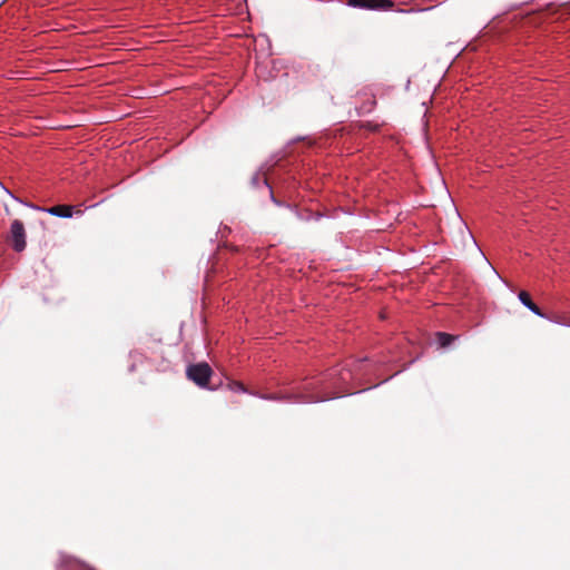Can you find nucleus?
Returning <instances> with one entry per match:
<instances>
[{"instance_id":"obj_5","label":"nucleus","mask_w":570,"mask_h":570,"mask_svg":"<svg viewBox=\"0 0 570 570\" xmlns=\"http://www.w3.org/2000/svg\"><path fill=\"white\" fill-rule=\"evenodd\" d=\"M519 299L521 301V303L527 306L531 312H533L535 315L538 316H541V317H546V315L542 313V311L540 309V307L534 304L531 299V296L528 292L525 291H521L519 293Z\"/></svg>"},{"instance_id":"obj_2","label":"nucleus","mask_w":570,"mask_h":570,"mask_svg":"<svg viewBox=\"0 0 570 570\" xmlns=\"http://www.w3.org/2000/svg\"><path fill=\"white\" fill-rule=\"evenodd\" d=\"M26 236L27 235L23 223L19 219H14L10 226L8 242L11 244L16 252L20 253L24 250L27 245Z\"/></svg>"},{"instance_id":"obj_7","label":"nucleus","mask_w":570,"mask_h":570,"mask_svg":"<svg viewBox=\"0 0 570 570\" xmlns=\"http://www.w3.org/2000/svg\"><path fill=\"white\" fill-rule=\"evenodd\" d=\"M551 321L558 323V324H561V325H566V326H570V318L564 316V315H560V314H554L553 316L549 317Z\"/></svg>"},{"instance_id":"obj_8","label":"nucleus","mask_w":570,"mask_h":570,"mask_svg":"<svg viewBox=\"0 0 570 570\" xmlns=\"http://www.w3.org/2000/svg\"><path fill=\"white\" fill-rule=\"evenodd\" d=\"M229 387L235 392H246L245 386L240 382H232L229 383Z\"/></svg>"},{"instance_id":"obj_3","label":"nucleus","mask_w":570,"mask_h":570,"mask_svg":"<svg viewBox=\"0 0 570 570\" xmlns=\"http://www.w3.org/2000/svg\"><path fill=\"white\" fill-rule=\"evenodd\" d=\"M346 4L365 10L386 11L394 7L391 0H347Z\"/></svg>"},{"instance_id":"obj_4","label":"nucleus","mask_w":570,"mask_h":570,"mask_svg":"<svg viewBox=\"0 0 570 570\" xmlns=\"http://www.w3.org/2000/svg\"><path fill=\"white\" fill-rule=\"evenodd\" d=\"M52 216H58L62 218H70L73 215L75 207L71 205H56L45 209Z\"/></svg>"},{"instance_id":"obj_1","label":"nucleus","mask_w":570,"mask_h":570,"mask_svg":"<svg viewBox=\"0 0 570 570\" xmlns=\"http://www.w3.org/2000/svg\"><path fill=\"white\" fill-rule=\"evenodd\" d=\"M187 377L200 387H206L213 374L210 366L205 363H197L187 367Z\"/></svg>"},{"instance_id":"obj_9","label":"nucleus","mask_w":570,"mask_h":570,"mask_svg":"<svg viewBox=\"0 0 570 570\" xmlns=\"http://www.w3.org/2000/svg\"><path fill=\"white\" fill-rule=\"evenodd\" d=\"M62 570H88V569L79 563L72 562V563L67 564Z\"/></svg>"},{"instance_id":"obj_6","label":"nucleus","mask_w":570,"mask_h":570,"mask_svg":"<svg viewBox=\"0 0 570 570\" xmlns=\"http://www.w3.org/2000/svg\"><path fill=\"white\" fill-rule=\"evenodd\" d=\"M436 336V341L439 343V345L441 347H446L449 346L451 343H453L458 336L455 335H452V334H448V333H444V332H438L435 334Z\"/></svg>"},{"instance_id":"obj_10","label":"nucleus","mask_w":570,"mask_h":570,"mask_svg":"<svg viewBox=\"0 0 570 570\" xmlns=\"http://www.w3.org/2000/svg\"><path fill=\"white\" fill-rule=\"evenodd\" d=\"M325 400H326L325 397L317 396V395H311V396H307L304 399L305 402H321V401H325Z\"/></svg>"}]
</instances>
